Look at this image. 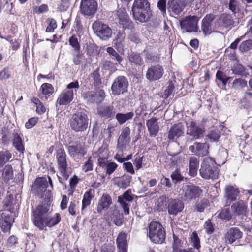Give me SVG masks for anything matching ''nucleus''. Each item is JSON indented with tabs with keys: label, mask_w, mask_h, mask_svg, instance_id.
I'll list each match as a JSON object with an SVG mask.
<instances>
[{
	"label": "nucleus",
	"mask_w": 252,
	"mask_h": 252,
	"mask_svg": "<svg viewBox=\"0 0 252 252\" xmlns=\"http://www.w3.org/2000/svg\"><path fill=\"white\" fill-rule=\"evenodd\" d=\"M149 237L156 244H162L166 237L165 231L162 225L157 221H152L149 226Z\"/></svg>",
	"instance_id": "39448f33"
},
{
	"label": "nucleus",
	"mask_w": 252,
	"mask_h": 252,
	"mask_svg": "<svg viewBox=\"0 0 252 252\" xmlns=\"http://www.w3.org/2000/svg\"><path fill=\"white\" fill-rule=\"evenodd\" d=\"M118 17L120 23L123 28L130 29L132 27V22L129 19L128 16L125 9L118 11Z\"/></svg>",
	"instance_id": "473e14b6"
},
{
	"label": "nucleus",
	"mask_w": 252,
	"mask_h": 252,
	"mask_svg": "<svg viewBox=\"0 0 252 252\" xmlns=\"http://www.w3.org/2000/svg\"><path fill=\"white\" fill-rule=\"evenodd\" d=\"M204 229L205 232L208 234H211L213 233L214 231V226L212 223L210 219H208L204 224Z\"/></svg>",
	"instance_id": "3c124183"
},
{
	"label": "nucleus",
	"mask_w": 252,
	"mask_h": 252,
	"mask_svg": "<svg viewBox=\"0 0 252 252\" xmlns=\"http://www.w3.org/2000/svg\"><path fill=\"white\" fill-rule=\"evenodd\" d=\"M191 243L192 246L199 251L200 248V239L196 232H193L191 235Z\"/></svg>",
	"instance_id": "de8ad7c7"
},
{
	"label": "nucleus",
	"mask_w": 252,
	"mask_h": 252,
	"mask_svg": "<svg viewBox=\"0 0 252 252\" xmlns=\"http://www.w3.org/2000/svg\"><path fill=\"white\" fill-rule=\"evenodd\" d=\"M80 87L78 81L70 82L67 86L66 88L63 90L59 94L56 102V107L58 106L67 105L70 103L74 98V93L73 90L76 91Z\"/></svg>",
	"instance_id": "7ed1b4c3"
},
{
	"label": "nucleus",
	"mask_w": 252,
	"mask_h": 252,
	"mask_svg": "<svg viewBox=\"0 0 252 252\" xmlns=\"http://www.w3.org/2000/svg\"><path fill=\"white\" fill-rule=\"evenodd\" d=\"M14 220V218L9 216L8 214L4 213L2 214L0 226L3 232H7L10 231Z\"/></svg>",
	"instance_id": "c756f323"
},
{
	"label": "nucleus",
	"mask_w": 252,
	"mask_h": 252,
	"mask_svg": "<svg viewBox=\"0 0 252 252\" xmlns=\"http://www.w3.org/2000/svg\"><path fill=\"white\" fill-rule=\"evenodd\" d=\"M207 137L211 142L217 141L220 137V133L218 130H213L207 135Z\"/></svg>",
	"instance_id": "13d9d810"
},
{
	"label": "nucleus",
	"mask_w": 252,
	"mask_h": 252,
	"mask_svg": "<svg viewBox=\"0 0 252 252\" xmlns=\"http://www.w3.org/2000/svg\"><path fill=\"white\" fill-rule=\"evenodd\" d=\"M252 49V40L249 39L243 41L239 45V50L240 52L244 53Z\"/></svg>",
	"instance_id": "a18cd8bd"
},
{
	"label": "nucleus",
	"mask_w": 252,
	"mask_h": 252,
	"mask_svg": "<svg viewBox=\"0 0 252 252\" xmlns=\"http://www.w3.org/2000/svg\"><path fill=\"white\" fill-rule=\"evenodd\" d=\"M93 161L91 160V158H90L87 161L85 162L84 165L82 166V170L85 172H87L93 170Z\"/></svg>",
	"instance_id": "69168bd1"
},
{
	"label": "nucleus",
	"mask_w": 252,
	"mask_h": 252,
	"mask_svg": "<svg viewBox=\"0 0 252 252\" xmlns=\"http://www.w3.org/2000/svg\"><path fill=\"white\" fill-rule=\"evenodd\" d=\"M218 217L221 219L228 220L231 218L232 215L229 209H223L219 212Z\"/></svg>",
	"instance_id": "8fccbe9b"
},
{
	"label": "nucleus",
	"mask_w": 252,
	"mask_h": 252,
	"mask_svg": "<svg viewBox=\"0 0 252 252\" xmlns=\"http://www.w3.org/2000/svg\"><path fill=\"white\" fill-rule=\"evenodd\" d=\"M48 26L46 29V32H53L57 28L56 21L53 18H49L47 20Z\"/></svg>",
	"instance_id": "864d4df0"
},
{
	"label": "nucleus",
	"mask_w": 252,
	"mask_h": 252,
	"mask_svg": "<svg viewBox=\"0 0 252 252\" xmlns=\"http://www.w3.org/2000/svg\"><path fill=\"white\" fill-rule=\"evenodd\" d=\"M97 9V3L95 0H81L80 11L84 15H93Z\"/></svg>",
	"instance_id": "f3484780"
},
{
	"label": "nucleus",
	"mask_w": 252,
	"mask_h": 252,
	"mask_svg": "<svg viewBox=\"0 0 252 252\" xmlns=\"http://www.w3.org/2000/svg\"><path fill=\"white\" fill-rule=\"evenodd\" d=\"M214 19V15L212 14H207L202 21L201 30L205 35H209L216 28L212 27L211 23Z\"/></svg>",
	"instance_id": "412c9836"
},
{
	"label": "nucleus",
	"mask_w": 252,
	"mask_h": 252,
	"mask_svg": "<svg viewBox=\"0 0 252 252\" xmlns=\"http://www.w3.org/2000/svg\"><path fill=\"white\" fill-rule=\"evenodd\" d=\"M186 6V0H169L167 3V11L171 16L177 18L183 12Z\"/></svg>",
	"instance_id": "9d476101"
},
{
	"label": "nucleus",
	"mask_w": 252,
	"mask_h": 252,
	"mask_svg": "<svg viewBox=\"0 0 252 252\" xmlns=\"http://www.w3.org/2000/svg\"><path fill=\"white\" fill-rule=\"evenodd\" d=\"M202 193L200 187L194 185H186L182 187V195L184 201H190L199 198Z\"/></svg>",
	"instance_id": "0eeeda50"
},
{
	"label": "nucleus",
	"mask_w": 252,
	"mask_h": 252,
	"mask_svg": "<svg viewBox=\"0 0 252 252\" xmlns=\"http://www.w3.org/2000/svg\"><path fill=\"white\" fill-rule=\"evenodd\" d=\"M128 81L127 78L123 76L117 77L114 81L111 86L112 94L118 95L127 91Z\"/></svg>",
	"instance_id": "9b49d317"
},
{
	"label": "nucleus",
	"mask_w": 252,
	"mask_h": 252,
	"mask_svg": "<svg viewBox=\"0 0 252 252\" xmlns=\"http://www.w3.org/2000/svg\"><path fill=\"white\" fill-rule=\"evenodd\" d=\"M67 150L71 156L74 157L76 155L84 156L85 152L84 148V144L79 143L76 145H70L67 147Z\"/></svg>",
	"instance_id": "72a5a7b5"
},
{
	"label": "nucleus",
	"mask_w": 252,
	"mask_h": 252,
	"mask_svg": "<svg viewBox=\"0 0 252 252\" xmlns=\"http://www.w3.org/2000/svg\"><path fill=\"white\" fill-rule=\"evenodd\" d=\"M130 62L136 64L141 65L143 64L142 59L139 54L131 53L129 56Z\"/></svg>",
	"instance_id": "09e8293b"
},
{
	"label": "nucleus",
	"mask_w": 252,
	"mask_h": 252,
	"mask_svg": "<svg viewBox=\"0 0 252 252\" xmlns=\"http://www.w3.org/2000/svg\"><path fill=\"white\" fill-rule=\"evenodd\" d=\"M47 181L44 177L37 178L32 188L36 191L38 194L41 195L46 191L47 187Z\"/></svg>",
	"instance_id": "c85d7f7f"
},
{
	"label": "nucleus",
	"mask_w": 252,
	"mask_h": 252,
	"mask_svg": "<svg viewBox=\"0 0 252 252\" xmlns=\"http://www.w3.org/2000/svg\"><path fill=\"white\" fill-rule=\"evenodd\" d=\"M164 72V69L161 65H152L148 69L146 78L150 82L158 80L162 78Z\"/></svg>",
	"instance_id": "a211bd4d"
},
{
	"label": "nucleus",
	"mask_w": 252,
	"mask_h": 252,
	"mask_svg": "<svg viewBox=\"0 0 252 252\" xmlns=\"http://www.w3.org/2000/svg\"><path fill=\"white\" fill-rule=\"evenodd\" d=\"M84 98L91 103H100L105 98L106 95L104 90L97 89L95 91H88L83 94Z\"/></svg>",
	"instance_id": "2eb2a0df"
},
{
	"label": "nucleus",
	"mask_w": 252,
	"mask_h": 252,
	"mask_svg": "<svg viewBox=\"0 0 252 252\" xmlns=\"http://www.w3.org/2000/svg\"><path fill=\"white\" fill-rule=\"evenodd\" d=\"M69 44L74 48V51H79L80 49V46L79 44L77 38L72 36L69 40Z\"/></svg>",
	"instance_id": "052dcab7"
},
{
	"label": "nucleus",
	"mask_w": 252,
	"mask_h": 252,
	"mask_svg": "<svg viewBox=\"0 0 252 252\" xmlns=\"http://www.w3.org/2000/svg\"><path fill=\"white\" fill-rule=\"evenodd\" d=\"M132 12L136 20L141 23L146 22L150 17V3L147 0H134Z\"/></svg>",
	"instance_id": "f03ea898"
},
{
	"label": "nucleus",
	"mask_w": 252,
	"mask_h": 252,
	"mask_svg": "<svg viewBox=\"0 0 252 252\" xmlns=\"http://www.w3.org/2000/svg\"><path fill=\"white\" fill-rule=\"evenodd\" d=\"M228 8L234 15L239 11L238 3L236 0H229Z\"/></svg>",
	"instance_id": "6e6d98bb"
},
{
	"label": "nucleus",
	"mask_w": 252,
	"mask_h": 252,
	"mask_svg": "<svg viewBox=\"0 0 252 252\" xmlns=\"http://www.w3.org/2000/svg\"><path fill=\"white\" fill-rule=\"evenodd\" d=\"M79 179L77 176L74 175L73 177L69 180V185L72 192L75 189L76 185L79 182Z\"/></svg>",
	"instance_id": "774afa93"
},
{
	"label": "nucleus",
	"mask_w": 252,
	"mask_h": 252,
	"mask_svg": "<svg viewBox=\"0 0 252 252\" xmlns=\"http://www.w3.org/2000/svg\"><path fill=\"white\" fill-rule=\"evenodd\" d=\"M131 177L128 175H124L117 179V185L122 188H126L129 185Z\"/></svg>",
	"instance_id": "37998d69"
},
{
	"label": "nucleus",
	"mask_w": 252,
	"mask_h": 252,
	"mask_svg": "<svg viewBox=\"0 0 252 252\" xmlns=\"http://www.w3.org/2000/svg\"><path fill=\"white\" fill-rule=\"evenodd\" d=\"M88 125V116L84 112H77L72 115L70 120V126L74 131H84L87 129Z\"/></svg>",
	"instance_id": "423d86ee"
},
{
	"label": "nucleus",
	"mask_w": 252,
	"mask_h": 252,
	"mask_svg": "<svg viewBox=\"0 0 252 252\" xmlns=\"http://www.w3.org/2000/svg\"><path fill=\"white\" fill-rule=\"evenodd\" d=\"M173 182L175 183L183 180L184 177L181 174L179 169H176L171 175Z\"/></svg>",
	"instance_id": "603ef678"
},
{
	"label": "nucleus",
	"mask_w": 252,
	"mask_h": 252,
	"mask_svg": "<svg viewBox=\"0 0 252 252\" xmlns=\"http://www.w3.org/2000/svg\"><path fill=\"white\" fill-rule=\"evenodd\" d=\"M56 158L57 160L58 169L61 175L63 177L67 179L68 177V175L67 172V163L66 161V155L62 146L57 150Z\"/></svg>",
	"instance_id": "f8f14e48"
},
{
	"label": "nucleus",
	"mask_w": 252,
	"mask_h": 252,
	"mask_svg": "<svg viewBox=\"0 0 252 252\" xmlns=\"http://www.w3.org/2000/svg\"><path fill=\"white\" fill-rule=\"evenodd\" d=\"M12 156V153L8 150L0 152V168L10 161Z\"/></svg>",
	"instance_id": "a19ab883"
},
{
	"label": "nucleus",
	"mask_w": 252,
	"mask_h": 252,
	"mask_svg": "<svg viewBox=\"0 0 252 252\" xmlns=\"http://www.w3.org/2000/svg\"><path fill=\"white\" fill-rule=\"evenodd\" d=\"M130 133V130L128 127H125L122 130L117 144V149L121 152L126 151L130 148L129 143L131 140Z\"/></svg>",
	"instance_id": "ddd939ff"
},
{
	"label": "nucleus",
	"mask_w": 252,
	"mask_h": 252,
	"mask_svg": "<svg viewBox=\"0 0 252 252\" xmlns=\"http://www.w3.org/2000/svg\"><path fill=\"white\" fill-rule=\"evenodd\" d=\"M160 198L162 202H166L167 200V209L168 214L170 215L176 216L184 209V203L179 199H168L165 196H162Z\"/></svg>",
	"instance_id": "6e6552de"
},
{
	"label": "nucleus",
	"mask_w": 252,
	"mask_h": 252,
	"mask_svg": "<svg viewBox=\"0 0 252 252\" xmlns=\"http://www.w3.org/2000/svg\"><path fill=\"white\" fill-rule=\"evenodd\" d=\"M94 190L90 189L84 194L82 199V211H83L87 206L90 205L91 201L94 197Z\"/></svg>",
	"instance_id": "4c0bfd02"
},
{
	"label": "nucleus",
	"mask_w": 252,
	"mask_h": 252,
	"mask_svg": "<svg viewBox=\"0 0 252 252\" xmlns=\"http://www.w3.org/2000/svg\"><path fill=\"white\" fill-rule=\"evenodd\" d=\"M242 232L237 227H232L229 229L225 234L226 241L229 244H232L236 240L240 239L242 236Z\"/></svg>",
	"instance_id": "a878e982"
},
{
	"label": "nucleus",
	"mask_w": 252,
	"mask_h": 252,
	"mask_svg": "<svg viewBox=\"0 0 252 252\" xmlns=\"http://www.w3.org/2000/svg\"><path fill=\"white\" fill-rule=\"evenodd\" d=\"M198 19L196 16L186 17L180 22V26L186 32H195L197 31Z\"/></svg>",
	"instance_id": "6ab92c4d"
},
{
	"label": "nucleus",
	"mask_w": 252,
	"mask_h": 252,
	"mask_svg": "<svg viewBox=\"0 0 252 252\" xmlns=\"http://www.w3.org/2000/svg\"><path fill=\"white\" fill-rule=\"evenodd\" d=\"M121 198L123 201L130 202L133 200V197L131 195V192L130 190H127L122 195L119 196L118 197V201Z\"/></svg>",
	"instance_id": "4d7b16f0"
},
{
	"label": "nucleus",
	"mask_w": 252,
	"mask_h": 252,
	"mask_svg": "<svg viewBox=\"0 0 252 252\" xmlns=\"http://www.w3.org/2000/svg\"><path fill=\"white\" fill-rule=\"evenodd\" d=\"M106 50L110 56L111 59L114 61H116L115 64L117 65L120 64L123 60L121 56L112 47H108Z\"/></svg>",
	"instance_id": "c03bdc74"
},
{
	"label": "nucleus",
	"mask_w": 252,
	"mask_h": 252,
	"mask_svg": "<svg viewBox=\"0 0 252 252\" xmlns=\"http://www.w3.org/2000/svg\"><path fill=\"white\" fill-rule=\"evenodd\" d=\"M187 134L189 135L194 139H198L203 136L204 128L198 123L193 121H190L187 123Z\"/></svg>",
	"instance_id": "dca6fc26"
},
{
	"label": "nucleus",
	"mask_w": 252,
	"mask_h": 252,
	"mask_svg": "<svg viewBox=\"0 0 252 252\" xmlns=\"http://www.w3.org/2000/svg\"><path fill=\"white\" fill-rule=\"evenodd\" d=\"M238 22H235L232 16L226 13L221 14L215 23V28L223 29L224 28L231 29L236 26Z\"/></svg>",
	"instance_id": "4468645a"
},
{
	"label": "nucleus",
	"mask_w": 252,
	"mask_h": 252,
	"mask_svg": "<svg viewBox=\"0 0 252 252\" xmlns=\"http://www.w3.org/2000/svg\"><path fill=\"white\" fill-rule=\"evenodd\" d=\"M70 5L69 0H60V2L58 4L57 8L60 12L66 11Z\"/></svg>",
	"instance_id": "5fc2aeb1"
},
{
	"label": "nucleus",
	"mask_w": 252,
	"mask_h": 252,
	"mask_svg": "<svg viewBox=\"0 0 252 252\" xmlns=\"http://www.w3.org/2000/svg\"><path fill=\"white\" fill-rule=\"evenodd\" d=\"M240 193L238 188L236 186L228 185L225 188V198L228 201H235Z\"/></svg>",
	"instance_id": "bb28decb"
},
{
	"label": "nucleus",
	"mask_w": 252,
	"mask_h": 252,
	"mask_svg": "<svg viewBox=\"0 0 252 252\" xmlns=\"http://www.w3.org/2000/svg\"><path fill=\"white\" fill-rule=\"evenodd\" d=\"M112 204L111 197L107 194L104 193L98 200L97 205V211L101 213L102 211L108 209Z\"/></svg>",
	"instance_id": "393cba45"
},
{
	"label": "nucleus",
	"mask_w": 252,
	"mask_h": 252,
	"mask_svg": "<svg viewBox=\"0 0 252 252\" xmlns=\"http://www.w3.org/2000/svg\"><path fill=\"white\" fill-rule=\"evenodd\" d=\"M231 209L235 215H245L247 212V205L242 200L233 203Z\"/></svg>",
	"instance_id": "7c9ffc66"
},
{
	"label": "nucleus",
	"mask_w": 252,
	"mask_h": 252,
	"mask_svg": "<svg viewBox=\"0 0 252 252\" xmlns=\"http://www.w3.org/2000/svg\"><path fill=\"white\" fill-rule=\"evenodd\" d=\"M2 177L5 181H8L12 179L13 177V171L11 165H6L1 170Z\"/></svg>",
	"instance_id": "79ce46f5"
},
{
	"label": "nucleus",
	"mask_w": 252,
	"mask_h": 252,
	"mask_svg": "<svg viewBox=\"0 0 252 252\" xmlns=\"http://www.w3.org/2000/svg\"><path fill=\"white\" fill-rule=\"evenodd\" d=\"M134 116L133 112H129L126 113H118L116 115L115 118L120 125H122L127 121L131 120Z\"/></svg>",
	"instance_id": "ea45409f"
},
{
	"label": "nucleus",
	"mask_w": 252,
	"mask_h": 252,
	"mask_svg": "<svg viewBox=\"0 0 252 252\" xmlns=\"http://www.w3.org/2000/svg\"><path fill=\"white\" fill-rule=\"evenodd\" d=\"M3 203L4 209L11 213L15 214V212L19 209V203L18 200L11 194L5 199Z\"/></svg>",
	"instance_id": "5701e85b"
},
{
	"label": "nucleus",
	"mask_w": 252,
	"mask_h": 252,
	"mask_svg": "<svg viewBox=\"0 0 252 252\" xmlns=\"http://www.w3.org/2000/svg\"><path fill=\"white\" fill-rule=\"evenodd\" d=\"M50 206L46 204L39 205L32 211L33 224L40 230H43L47 226L51 227L57 225L61 221L59 213L50 215L49 212Z\"/></svg>",
	"instance_id": "f257e3e1"
},
{
	"label": "nucleus",
	"mask_w": 252,
	"mask_h": 252,
	"mask_svg": "<svg viewBox=\"0 0 252 252\" xmlns=\"http://www.w3.org/2000/svg\"><path fill=\"white\" fill-rule=\"evenodd\" d=\"M209 144L206 143L195 142L189 146V150L197 156L203 157L209 153Z\"/></svg>",
	"instance_id": "aec40b11"
},
{
	"label": "nucleus",
	"mask_w": 252,
	"mask_h": 252,
	"mask_svg": "<svg viewBox=\"0 0 252 252\" xmlns=\"http://www.w3.org/2000/svg\"><path fill=\"white\" fill-rule=\"evenodd\" d=\"M146 126L149 132V136L155 137L159 131V126L158 123V119L153 117L146 121Z\"/></svg>",
	"instance_id": "b1692460"
},
{
	"label": "nucleus",
	"mask_w": 252,
	"mask_h": 252,
	"mask_svg": "<svg viewBox=\"0 0 252 252\" xmlns=\"http://www.w3.org/2000/svg\"><path fill=\"white\" fill-rule=\"evenodd\" d=\"M97 153L98 155V164L100 160L104 161L107 159L108 158V144L104 142L103 145L98 150Z\"/></svg>",
	"instance_id": "58836bf2"
},
{
	"label": "nucleus",
	"mask_w": 252,
	"mask_h": 252,
	"mask_svg": "<svg viewBox=\"0 0 252 252\" xmlns=\"http://www.w3.org/2000/svg\"><path fill=\"white\" fill-rule=\"evenodd\" d=\"M174 90V84L172 81L168 82V86L164 91V97L165 98L168 97L173 92Z\"/></svg>",
	"instance_id": "bf43d9fd"
},
{
	"label": "nucleus",
	"mask_w": 252,
	"mask_h": 252,
	"mask_svg": "<svg viewBox=\"0 0 252 252\" xmlns=\"http://www.w3.org/2000/svg\"><path fill=\"white\" fill-rule=\"evenodd\" d=\"M232 71L235 74L242 76H246L248 74L244 67L240 64L235 65L232 68Z\"/></svg>",
	"instance_id": "49530a36"
},
{
	"label": "nucleus",
	"mask_w": 252,
	"mask_h": 252,
	"mask_svg": "<svg viewBox=\"0 0 252 252\" xmlns=\"http://www.w3.org/2000/svg\"><path fill=\"white\" fill-rule=\"evenodd\" d=\"M92 28L96 35L102 40H107L112 35L111 29L101 22H94L92 25Z\"/></svg>",
	"instance_id": "1a4fd4ad"
},
{
	"label": "nucleus",
	"mask_w": 252,
	"mask_h": 252,
	"mask_svg": "<svg viewBox=\"0 0 252 252\" xmlns=\"http://www.w3.org/2000/svg\"><path fill=\"white\" fill-rule=\"evenodd\" d=\"M174 238V242L173 244V251L174 252H179V250L180 249V248L181 247L182 243H181V240L178 239L175 235L173 236Z\"/></svg>",
	"instance_id": "0e129e2a"
},
{
	"label": "nucleus",
	"mask_w": 252,
	"mask_h": 252,
	"mask_svg": "<svg viewBox=\"0 0 252 252\" xmlns=\"http://www.w3.org/2000/svg\"><path fill=\"white\" fill-rule=\"evenodd\" d=\"M127 235L125 233L120 232L117 238V245L119 252H127Z\"/></svg>",
	"instance_id": "2f4dec72"
},
{
	"label": "nucleus",
	"mask_w": 252,
	"mask_h": 252,
	"mask_svg": "<svg viewBox=\"0 0 252 252\" xmlns=\"http://www.w3.org/2000/svg\"><path fill=\"white\" fill-rule=\"evenodd\" d=\"M98 113L102 118L111 119L115 114L113 105H102L98 108Z\"/></svg>",
	"instance_id": "cd10ccee"
},
{
	"label": "nucleus",
	"mask_w": 252,
	"mask_h": 252,
	"mask_svg": "<svg viewBox=\"0 0 252 252\" xmlns=\"http://www.w3.org/2000/svg\"><path fill=\"white\" fill-rule=\"evenodd\" d=\"M184 131V125L181 123L174 124L170 129L168 133V138L170 140H174L181 136Z\"/></svg>",
	"instance_id": "4be33fe9"
},
{
	"label": "nucleus",
	"mask_w": 252,
	"mask_h": 252,
	"mask_svg": "<svg viewBox=\"0 0 252 252\" xmlns=\"http://www.w3.org/2000/svg\"><path fill=\"white\" fill-rule=\"evenodd\" d=\"M72 55L73 63L75 65L80 64L82 58V54L80 53V50L74 51Z\"/></svg>",
	"instance_id": "680f3d73"
},
{
	"label": "nucleus",
	"mask_w": 252,
	"mask_h": 252,
	"mask_svg": "<svg viewBox=\"0 0 252 252\" xmlns=\"http://www.w3.org/2000/svg\"><path fill=\"white\" fill-rule=\"evenodd\" d=\"M98 164L99 168L102 167L105 168L106 174L108 175H111L118 167V165L116 163L114 162H109L107 159L104 161L100 160Z\"/></svg>",
	"instance_id": "e433bc0d"
},
{
	"label": "nucleus",
	"mask_w": 252,
	"mask_h": 252,
	"mask_svg": "<svg viewBox=\"0 0 252 252\" xmlns=\"http://www.w3.org/2000/svg\"><path fill=\"white\" fill-rule=\"evenodd\" d=\"M40 90L42 91V98L45 100H47L54 92L53 86L47 83H43L41 86Z\"/></svg>",
	"instance_id": "c9c22d12"
},
{
	"label": "nucleus",
	"mask_w": 252,
	"mask_h": 252,
	"mask_svg": "<svg viewBox=\"0 0 252 252\" xmlns=\"http://www.w3.org/2000/svg\"><path fill=\"white\" fill-rule=\"evenodd\" d=\"M12 141L13 147L21 153H23L25 151L24 145L23 143L21 138L16 133H13L12 136Z\"/></svg>",
	"instance_id": "f704fd0d"
},
{
	"label": "nucleus",
	"mask_w": 252,
	"mask_h": 252,
	"mask_svg": "<svg viewBox=\"0 0 252 252\" xmlns=\"http://www.w3.org/2000/svg\"><path fill=\"white\" fill-rule=\"evenodd\" d=\"M200 176L205 179H214L218 177L219 171L212 158H205L199 170Z\"/></svg>",
	"instance_id": "20e7f679"
},
{
	"label": "nucleus",
	"mask_w": 252,
	"mask_h": 252,
	"mask_svg": "<svg viewBox=\"0 0 252 252\" xmlns=\"http://www.w3.org/2000/svg\"><path fill=\"white\" fill-rule=\"evenodd\" d=\"M10 77V72L8 68H4L0 72V79L3 80Z\"/></svg>",
	"instance_id": "338daca9"
},
{
	"label": "nucleus",
	"mask_w": 252,
	"mask_h": 252,
	"mask_svg": "<svg viewBox=\"0 0 252 252\" xmlns=\"http://www.w3.org/2000/svg\"><path fill=\"white\" fill-rule=\"evenodd\" d=\"M232 86L234 88H244L247 86V81L244 79L238 78L234 80Z\"/></svg>",
	"instance_id": "e2e57ef3"
}]
</instances>
